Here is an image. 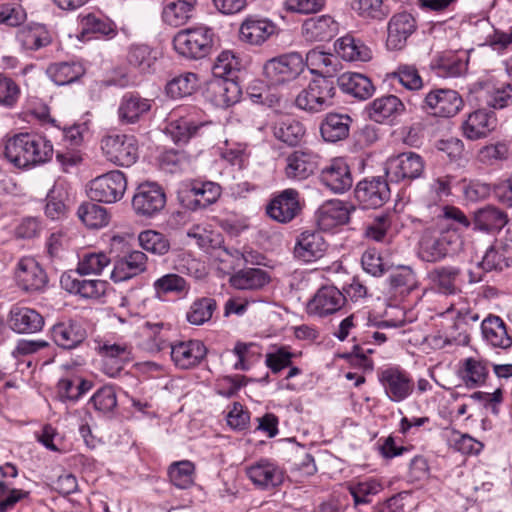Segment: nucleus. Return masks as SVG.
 <instances>
[{
  "instance_id": "6e6d98bb",
  "label": "nucleus",
  "mask_w": 512,
  "mask_h": 512,
  "mask_svg": "<svg viewBox=\"0 0 512 512\" xmlns=\"http://www.w3.org/2000/svg\"><path fill=\"white\" fill-rule=\"evenodd\" d=\"M216 309V301L203 297L195 300L186 313L187 321L192 325H202L209 321Z\"/></svg>"
},
{
  "instance_id": "3c124183",
  "label": "nucleus",
  "mask_w": 512,
  "mask_h": 512,
  "mask_svg": "<svg viewBox=\"0 0 512 512\" xmlns=\"http://www.w3.org/2000/svg\"><path fill=\"white\" fill-rule=\"evenodd\" d=\"M303 125L293 119L281 121L273 128V134L279 141L289 146H296L304 136Z\"/></svg>"
},
{
  "instance_id": "69168bd1",
  "label": "nucleus",
  "mask_w": 512,
  "mask_h": 512,
  "mask_svg": "<svg viewBox=\"0 0 512 512\" xmlns=\"http://www.w3.org/2000/svg\"><path fill=\"white\" fill-rule=\"evenodd\" d=\"M363 269L374 277H380L391 269L375 249H367L361 258Z\"/></svg>"
},
{
  "instance_id": "1a4fd4ad",
  "label": "nucleus",
  "mask_w": 512,
  "mask_h": 512,
  "mask_svg": "<svg viewBox=\"0 0 512 512\" xmlns=\"http://www.w3.org/2000/svg\"><path fill=\"white\" fill-rule=\"evenodd\" d=\"M166 204V195L156 183H142L132 199V207L138 216L151 218L159 214Z\"/></svg>"
},
{
  "instance_id": "864d4df0",
  "label": "nucleus",
  "mask_w": 512,
  "mask_h": 512,
  "mask_svg": "<svg viewBox=\"0 0 512 512\" xmlns=\"http://www.w3.org/2000/svg\"><path fill=\"white\" fill-rule=\"evenodd\" d=\"M348 490L353 497L355 506H358L360 504L370 503V497L381 492L383 486L378 480L371 478L356 483H350Z\"/></svg>"
},
{
  "instance_id": "de8ad7c7",
  "label": "nucleus",
  "mask_w": 512,
  "mask_h": 512,
  "mask_svg": "<svg viewBox=\"0 0 512 512\" xmlns=\"http://www.w3.org/2000/svg\"><path fill=\"white\" fill-rule=\"evenodd\" d=\"M50 79L59 86L70 84L84 74V69L77 63H54L47 69Z\"/></svg>"
},
{
  "instance_id": "9d476101",
  "label": "nucleus",
  "mask_w": 512,
  "mask_h": 512,
  "mask_svg": "<svg viewBox=\"0 0 512 512\" xmlns=\"http://www.w3.org/2000/svg\"><path fill=\"white\" fill-rule=\"evenodd\" d=\"M422 107L434 116L450 118L462 109L463 100L455 90L438 88L426 94Z\"/></svg>"
},
{
  "instance_id": "bf43d9fd",
  "label": "nucleus",
  "mask_w": 512,
  "mask_h": 512,
  "mask_svg": "<svg viewBox=\"0 0 512 512\" xmlns=\"http://www.w3.org/2000/svg\"><path fill=\"white\" fill-rule=\"evenodd\" d=\"M110 263V258L103 252L89 253L79 261L75 273L82 275L100 274Z\"/></svg>"
},
{
  "instance_id": "cd10ccee",
  "label": "nucleus",
  "mask_w": 512,
  "mask_h": 512,
  "mask_svg": "<svg viewBox=\"0 0 512 512\" xmlns=\"http://www.w3.org/2000/svg\"><path fill=\"white\" fill-rule=\"evenodd\" d=\"M339 24L330 15L306 19L301 27L302 35L308 41H328L337 35Z\"/></svg>"
},
{
  "instance_id": "7ed1b4c3",
  "label": "nucleus",
  "mask_w": 512,
  "mask_h": 512,
  "mask_svg": "<svg viewBox=\"0 0 512 512\" xmlns=\"http://www.w3.org/2000/svg\"><path fill=\"white\" fill-rule=\"evenodd\" d=\"M212 31L206 27H197L179 31L173 39L175 50L188 59H202L212 49Z\"/></svg>"
},
{
  "instance_id": "2f4dec72",
  "label": "nucleus",
  "mask_w": 512,
  "mask_h": 512,
  "mask_svg": "<svg viewBox=\"0 0 512 512\" xmlns=\"http://www.w3.org/2000/svg\"><path fill=\"white\" fill-rule=\"evenodd\" d=\"M16 40L23 50L36 51L50 45L52 36L45 25L30 23L17 31Z\"/></svg>"
},
{
  "instance_id": "dca6fc26",
  "label": "nucleus",
  "mask_w": 512,
  "mask_h": 512,
  "mask_svg": "<svg viewBox=\"0 0 512 512\" xmlns=\"http://www.w3.org/2000/svg\"><path fill=\"white\" fill-rule=\"evenodd\" d=\"M497 127V118L494 112L478 109L469 113L461 124L462 134L471 141L488 137Z\"/></svg>"
},
{
  "instance_id": "7c9ffc66",
  "label": "nucleus",
  "mask_w": 512,
  "mask_h": 512,
  "mask_svg": "<svg viewBox=\"0 0 512 512\" xmlns=\"http://www.w3.org/2000/svg\"><path fill=\"white\" fill-rule=\"evenodd\" d=\"M151 110V101L138 94L126 93L118 107V117L122 124H134Z\"/></svg>"
},
{
  "instance_id": "8fccbe9b",
  "label": "nucleus",
  "mask_w": 512,
  "mask_h": 512,
  "mask_svg": "<svg viewBox=\"0 0 512 512\" xmlns=\"http://www.w3.org/2000/svg\"><path fill=\"white\" fill-rule=\"evenodd\" d=\"M193 8V3L184 0L170 2L162 11L163 21L170 26H181L191 17Z\"/></svg>"
},
{
  "instance_id": "f03ea898",
  "label": "nucleus",
  "mask_w": 512,
  "mask_h": 512,
  "mask_svg": "<svg viewBox=\"0 0 512 512\" xmlns=\"http://www.w3.org/2000/svg\"><path fill=\"white\" fill-rule=\"evenodd\" d=\"M336 83L333 78L318 77L311 80L295 99V105L304 111L318 113L334 104Z\"/></svg>"
},
{
  "instance_id": "c756f323",
  "label": "nucleus",
  "mask_w": 512,
  "mask_h": 512,
  "mask_svg": "<svg viewBox=\"0 0 512 512\" xmlns=\"http://www.w3.org/2000/svg\"><path fill=\"white\" fill-rule=\"evenodd\" d=\"M509 222L507 213L493 205H486L474 212V229L495 233L500 232Z\"/></svg>"
},
{
  "instance_id": "4468645a",
  "label": "nucleus",
  "mask_w": 512,
  "mask_h": 512,
  "mask_svg": "<svg viewBox=\"0 0 512 512\" xmlns=\"http://www.w3.org/2000/svg\"><path fill=\"white\" fill-rule=\"evenodd\" d=\"M346 302L344 294L335 286L326 285L317 290L307 304L310 315L325 317L339 311Z\"/></svg>"
},
{
  "instance_id": "c85d7f7f",
  "label": "nucleus",
  "mask_w": 512,
  "mask_h": 512,
  "mask_svg": "<svg viewBox=\"0 0 512 512\" xmlns=\"http://www.w3.org/2000/svg\"><path fill=\"white\" fill-rule=\"evenodd\" d=\"M481 333L483 340L493 348L506 350L512 346V337L499 316H487L481 323Z\"/></svg>"
},
{
  "instance_id": "473e14b6",
  "label": "nucleus",
  "mask_w": 512,
  "mask_h": 512,
  "mask_svg": "<svg viewBox=\"0 0 512 512\" xmlns=\"http://www.w3.org/2000/svg\"><path fill=\"white\" fill-rule=\"evenodd\" d=\"M276 31V26L267 19L249 17L240 26L239 35L243 42L261 45Z\"/></svg>"
},
{
  "instance_id": "4c0bfd02",
  "label": "nucleus",
  "mask_w": 512,
  "mask_h": 512,
  "mask_svg": "<svg viewBox=\"0 0 512 512\" xmlns=\"http://www.w3.org/2000/svg\"><path fill=\"white\" fill-rule=\"evenodd\" d=\"M335 51L345 61L367 62L372 59L371 49L362 40L350 34L335 42Z\"/></svg>"
},
{
  "instance_id": "aec40b11",
  "label": "nucleus",
  "mask_w": 512,
  "mask_h": 512,
  "mask_svg": "<svg viewBox=\"0 0 512 512\" xmlns=\"http://www.w3.org/2000/svg\"><path fill=\"white\" fill-rule=\"evenodd\" d=\"M320 181L334 193H344L352 187L353 178L349 166L342 158L333 159L320 174Z\"/></svg>"
},
{
  "instance_id": "72a5a7b5",
  "label": "nucleus",
  "mask_w": 512,
  "mask_h": 512,
  "mask_svg": "<svg viewBox=\"0 0 512 512\" xmlns=\"http://www.w3.org/2000/svg\"><path fill=\"white\" fill-rule=\"evenodd\" d=\"M336 85L344 92L356 99L366 100L375 91L371 80L363 74L346 72L335 80Z\"/></svg>"
},
{
  "instance_id": "39448f33",
  "label": "nucleus",
  "mask_w": 512,
  "mask_h": 512,
  "mask_svg": "<svg viewBox=\"0 0 512 512\" xmlns=\"http://www.w3.org/2000/svg\"><path fill=\"white\" fill-rule=\"evenodd\" d=\"M101 149L106 159L117 166L129 167L138 159V142L132 135H108L102 139Z\"/></svg>"
},
{
  "instance_id": "e2e57ef3",
  "label": "nucleus",
  "mask_w": 512,
  "mask_h": 512,
  "mask_svg": "<svg viewBox=\"0 0 512 512\" xmlns=\"http://www.w3.org/2000/svg\"><path fill=\"white\" fill-rule=\"evenodd\" d=\"M294 356L295 354L290 352L288 347L281 346L266 354L265 364L272 373L277 374L291 366Z\"/></svg>"
},
{
  "instance_id": "f3484780",
  "label": "nucleus",
  "mask_w": 512,
  "mask_h": 512,
  "mask_svg": "<svg viewBox=\"0 0 512 512\" xmlns=\"http://www.w3.org/2000/svg\"><path fill=\"white\" fill-rule=\"evenodd\" d=\"M15 279L19 287L28 292L40 291L47 284V275L33 258L25 257L18 261Z\"/></svg>"
},
{
  "instance_id": "4be33fe9",
  "label": "nucleus",
  "mask_w": 512,
  "mask_h": 512,
  "mask_svg": "<svg viewBox=\"0 0 512 512\" xmlns=\"http://www.w3.org/2000/svg\"><path fill=\"white\" fill-rule=\"evenodd\" d=\"M44 317L35 309L15 305L8 316L10 328L19 334H31L42 330Z\"/></svg>"
},
{
  "instance_id": "f8f14e48",
  "label": "nucleus",
  "mask_w": 512,
  "mask_h": 512,
  "mask_svg": "<svg viewBox=\"0 0 512 512\" xmlns=\"http://www.w3.org/2000/svg\"><path fill=\"white\" fill-rule=\"evenodd\" d=\"M379 381L386 396L393 402H401L407 399L414 390V382L411 376L398 367H389L381 371Z\"/></svg>"
},
{
  "instance_id": "a19ab883",
  "label": "nucleus",
  "mask_w": 512,
  "mask_h": 512,
  "mask_svg": "<svg viewBox=\"0 0 512 512\" xmlns=\"http://www.w3.org/2000/svg\"><path fill=\"white\" fill-rule=\"evenodd\" d=\"M205 122H194L190 118L180 117L169 121L165 130L172 140L178 144H186L188 141L201 134V130L207 125Z\"/></svg>"
},
{
  "instance_id": "49530a36",
  "label": "nucleus",
  "mask_w": 512,
  "mask_h": 512,
  "mask_svg": "<svg viewBox=\"0 0 512 512\" xmlns=\"http://www.w3.org/2000/svg\"><path fill=\"white\" fill-rule=\"evenodd\" d=\"M508 245L502 241H495L485 252L480 267L486 271H502L510 266L507 256Z\"/></svg>"
},
{
  "instance_id": "680f3d73",
  "label": "nucleus",
  "mask_w": 512,
  "mask_h": 512,
  "mask_svg": "<svg viewBox=\"0 0 512 512\" xmlns=\"http://www.w3.org/2000/svg\"><path fill=\"white\" fill-rule=\"evenodd\" d=\"M101 353L104 357L105 365L115 366L118 372L122 369V365L130 358V351L126 345L121 344H104L101 347Z\"/></svg>"
},
{
  "instance_id": "052dcab7",
  "label": "nucleus",
  "mask_w": 512,
  "mask_h": 512,
  "mask_svg": "<svg viewBox=\"0 0 512 512\" xmlns=\"http://www.w3.org/2000/svg\"><path fill=\"white\" fill-rule=\"evenodd\" d=\"M240 62L232 51H223L216 58L212 73L218 79H225L236 70H239Z\"/></svg>"
},
{
  "instance_id": "393cba45",
  "label": "nucleus",
  "mask_w": 512,
  "mask_h": 512,
  "mask_svg": "<svg viewBox=\"0 0 512 512\" xmlns=\"http://www.w3.org/2000/svg\"><path fill=\"white\" fill-rule=\"evenodd\" d=\"M207 349L199 340L181 341L171 345V358L181 369L198 365L206 356Z\"/></svg>"
},
{
  "instance_id": "412c9836",
  "label": "nucleus",
  "mask_w": 512,
  "mask_h": 512,
  "mask_svg": "<svg viewBox=\"0 0 512 512\" xmlns=\"http://www.w3.org/2000/svg\"><path fill=\"white\" fill-rule=\"evenodd\" d=\"M50 336L58 347L71 350L85 341L87 332L79 322L67 320L54 324L50 329Z\"/></svg>"
},
{
  "instance_id": "c9c22d12",
  "label": "nucleus",
  "mask_w": 512,
  "mask_h": 512,
  "mask_svg": "<svg viewBox=\"0 0 512 512\" xmlns=\"http://www.w3.org/2000/svg\"><path fill=\"white\" fill-rule=\"evenodd\" d=\"M352 118L346 113H328L320 125V132L327 142H337L348 137Z\"/></svg>"
},
{
  "instance_id": "37998d69",
  "label": "nucleus",
  "mask_w": 512,
  "mask_h": 512,
  "mask_svg": "<svg viewBox=\"0 0 512 512\" xmlns=\"http://www.w3.org/2000/svg\"><path fill=\"white\" fill-rule=\"evenodd\" d=\"M270 277L260 268L242 269L230 278L231 285L240 290H258L267 285Z\"/></svg>"
},
{
  "instance_id": "ddd939ff",
  "label": "nucleus",
  "mask_w": 512,
  "mask_h": 512,
  "mask_svg": "<svg viewBox=\"0 0 512 512\" xmlns=\"http://www.w3.org/2000/svg\"><path fill=\"white\" fill-rule=\"evenodd\" d=\"M355 198L364 208H379L390 198V188L382 177L360 181L354 190Z\"/></svg>"
},
{
  "instance_id": "603ef678",
  "label": "nucleus",
  "mask_w": 512,
  "mask_h": 512,
  "mask_svg": "<svg viewBox=\"0 0 512 512\" xmlns=\"http://www.w3.org/2000/svg\"><path fill=\"white\" fill-rule=\"evenodd\" d=\"M198 76L192 72L183 73L172 79L166 86L167 94L172 98L191 95L198 87Z\"/></svg>"
},
{
  "instance_id": "ea45409f",
  "label": "nucleus",
  "mask_w": 512,
  "mask_h": 512,
  "mask_svg": "<svg viewBox=\"0 0 512 512\" xmlns=\"http://www.w3.org/2000/svg\"><path fill=\"white\" fill-rule=\"evenodd\" d=\"M304 62L313 74H318L320 77L333 78L340 66L337 56L318 49H311L306 54Z\"/></svg>"
},
{
  "instance_id": "774afa93",
  "label": "nucleus",
  "mask_w": 512,
  "mask_h": 512,
  "mask_svg": "<svg viewBox=\"0 0 512 512\" xmlns=\"http://www.w3.org/2000/svg\"><path fill=\"white\" fill-rule=\"evenodd\" d=\"M486 104L493 109H504L512 105V81L489 91Z\"/></svg>"
},
{
  "instance_id": "b1692460",
  "label": "nucleus",
  "mask_w": 512,
  "mask_h": 512,
  "mask_svg": "<svg viewBox=\"0 0 512 512\" xmlns=\"http://www.w3.org/2000/svg\"><path fill=\"white\" fill-rule=\"evenodd\" d=\"M327 246L321 232L306 230L298 236L294 254L304 262H312L324 256Z\"/></svg>"
},
{
  "instance_id": "f257e3e1",
  "label": "nucleus",
  "mask_w": 512,
  "mask_h": 512,
  "mask_svg": "<svg viewBox=\"0 0 512 512\" xmlns=\"http://www.w3.org/2000/svg\"><path fill=\"white\" fill-rule=\"evenodd\" d=\"M4 154L15 167L28 168L49 161L53 145L39 134L19 133L7 140Z\"/></svg>"
},
{
  "instance_id": "338daca9",
  "label": "nucleus",
  "mask_w": 512,
  "mask_h": 512,
  "mask_svg": "<svg viewBox=\"0 0 512 512\" xmlns=\"http://www.w3.org/2000/svg\"><path fill=\"white\" fill-rule=\"evenodd\" d=\"M153 287L157 293H182L188 290L187 281L177 274H166L158 278Z\"/></svg>"
},
{
  "instance_id": "5701e85b",
  "label": "nucleus",
  "mask_w": 512,
  "mask_h": 512,
  "mask_svg": "<svg viewBox=\"0 0 512 512\" xmlns=\"http://www.w3.org/2000/svg\"><path fill=\"white\" fill-rule=\"evenodd\" d=\"M75 272L64 273L60 278L63 289L85 299H99L105 294L108 283L102 280H86L75 276Z\"/></svg>"
},
{
  "instance_id": "a878e982",
  "label": "nucleus",
  "mask_w": 512,
  "mask_h": 512,
  "mask_svg": "<svg viewBox=\"0 0 512 512\" xmlns=\"http://www.w3.org/2000/svg\"><path fill=\"white\" fill-rule=\"evenodd\" d=\"M319 156L311 151L297 150L286 158L285 175L292 180H304L318 167Z\"/></svg>"
},
{
  "instance_id": "0e129e2a",
  "label": "nucleus",
  "mask_w": 512,
  "mask_h": 512,
  "mask_svg": "<svg viewBox=\"0 0 512 512\" xmlns=\"http://www.w3.org/2000/svg\"><path fill=\"white\" fill-rule=\"evenodd\" d=\"M127 59L131 65L144 72L152 66L155 56H152V51L147 45L136 44L130 47Z\"/></svg>"
},
{
  "instance_id": "13d9d810",
  "label": "nucleus",
  "mask_w": 512,
  "mask_h": 512,
  "mask_svg": "<svg viewBox=\"0 0 512 512\" xmlns=\"http://www.w3.org/2000/svg\"><path fill=\"white\" fill-rule=\"evenodd\" d=\"M194 466L190 461L173 463L168 470L171 483L180 489H187L193 484Z\"/></svg>"
},
{
  "instance_id": "423d86ee",
  "label": "nucleus",
  "mask_w": 512,
  "mask_h": 512,
  "mask_svg": "<svg viewBox=\"0 0 512 512\" xmlns=\"http://www.w3.org/2000/svg\"><path fill=\"white\" fill-rule=\"evenodd\" d=\"M126 188L127 179L124 173L113 170L90 181L88 196L93 201L115 203L122 199Z\"/></svg>"
},
{
  "instance_id": "a211bd4d",
  "label": "nucleus",
  "mask_w": 512,
  "mask_h": 512,
  "mask_svg": "<svg viewBox=\"0 0 512 512\" xmlns=\"http://www.w3.org/2000/svg\"><path fill=\"white\" fill-rule=\"evenodd\" d=\"M147 256L140 250H130L119 256L111 272L114 282H122L140 275L147 269Z\"/></svg>"
},
{
  "instance_id": "20e7f679",
  "label": "nucleus",
  "mask_w": 512,
  "mask_h": 512,
  "mask_svg": "<svg viewBox=\"0 0 512 512\" xmlns=\"http://www.w3.org/2000/svg\"><path fill=\"white\" fill-rule=\"evenodd\" d=\"M305 68L301 54L292 52L268 60L263 74L270 85H280L296 79Z\"/></svg>"
},
{
  "instance_id": "c03bdc74",
  "label": "nucleus",
  "mask_w": 512,
  "mask_h": 512,
  "mask_svg": "<svg viewBox=\"0 0 512 512\" xmlns=\"http://www.w3.org/2000/svg\"><path fill=\"white\" fill-rule=\"evenodd\" d=\"M459 376L466 387L473 389L483 385L488 376L487 362L469 357L463 361Z\"/></svg>"
},
{
  "instance_id": "09e8293b",
  "label": "nucleus",
  "mask_w": 512,
  "mask_h": 512,
  "mask_svg": "<svg viewBox=\"0 0 512 512\" xmlns=\"http://www.w3.org/2000/svg\"><path fill=\"white\" fill-rule=\"evenodd\" d=\"M190 192L195 197V206L206 208L218 200L221 195V187L217 183L210 181H194L190 184Z\"/></svg>"
},
{
  "instance_id": "0eeeda50",
  "label": "nucleus",
  "mask_w": 512,
  "mask_h": 512,
  "mask_svg": "<svg viewBox=\"0 0 512 512\" xmlns=\"http://www.w3.org/2000/svg\"><path fill=\"white\" fill-rule=\"evenodd\" d=\"M456 238L454 232L430 228L424 230L419 242L420 258L431 263L444 259Z\"/></svg>"
},
{
  "instance_id": "6ab92c4d",
  "label": "nucleus",
  "mask_w": 512,
  "mask_h": 512,
  "mask_svg": "<svg viewBox=\"0 0 512 512\" xmlns=\"http://www.w3.org/2000/svg\"><path fill=\"white\" fill-rule=\"evenodd\" d=\"M246 475L255 486L265 490L275 488L284 481L283 470L267 459L246 467Z\"/></svg>"
},
{
  "instance_id": "e433bc0d",
  "label": "nucleus",
  "mask_w": 512,
  "mask_h": 512,
  "mask_svg": "<svg viewBox=\"0 0 512 512\" xmlns=\"http://www.w3.org/2000/svg\"><path fill=\"white\" fill-rule=\"evenodd\" d=\"M370 119L382 123L386 119H394L405 111V105L395 95L376 98L367 108Z\"/></svg>"
},
{
  "instance_id": "bb28decb",
  "label": "nucleus",
  "mask_w": 512,
  "mask_h": 512,
  "mask_svg": "<svg viewBox=\"0 0 512 512\" xmlns=\"http://www.w3.org/2000/svg\"><path fill=\"white\" fill-rule=\"evenodd\" d=\"M355 207L340 201L323 205L316 214V221L321 230L329 231L337 226L344 225L350 220V213Z\"/></svg>"
},
{
  "instance_id": "9b49d317",
  "label": "nucleus",
  "mask_w": 512,
  "mask_h": 512,
  "mask_svg": "<svg viewBox=\"0 0 512 512\" xmlns=\"http://www.w3.org/2000/svg\"><path fill=\"white\" fill-rule=\"evenodd\" d=\"M301 211L299 192L292 188L275 195L266 206L267 215L281 224L290 223Z\"/></svg>"
},
{
  "instance_id": "79ce46f5",
  "label": "nucleus",
  "mask_w": 512,
  "mask_h": 512,
  "mask_svg": "<svg viewBox=\"0 0 512 512\" xmlns=\"http://www.w3.org/2000/svg\"><path fill=\"white\" fill-rule=\"evenodd\" d=\"M208 92L212 95V101L218 107L227 108L240 98V88L234 81L217 79L210 83Z\"/></svg>"
},
{
  "instance_id": "2eb2a0df",
  "label": "nucleus",
  "mask_w": 512,
  "mask_h": 512,
  "mask_svg": "<svg viewBox=\"0 0 512 512\" xmlns=\"http://www.w3.org/2000/svg\"><path fill=\"white\" fill-rule=\"evenodd\" d=\"M417 23L412 14L401 12L393 15L388 22L386 45L390 50H401L408 38L416 31Z\"/></svg>"
},
{
  "instance_id": "5fc2aeb1",
  "label": "nucleus",
  "mask_w": 512,
  "mask_h": 512,
  "mask_svg": "<svg viewBox=\"0 0 512 512\" xmlns=\"http://www.w3.org/2000/svg\"><path fill=\"white\" fill-rule=\"evenodd\" d=\"M140 246L155 255H165L170 250V241L162 233L155 230H145L138 235Z\"/></svg>"
},
{
  "instance_id": "6e6552de",
  "label": "nucleus",
  "mask_w": 512,
  "mask_h": 512,
  "mask_svg": "<svg viewBox=\"0 0 512 512\" xmlns=\"http://www.w3.org/2000/svg\"><path fill=\"white\" fill-rule=\"evenodd\" d=\"M425 169V161L415 152H403L390 157L386 162V175L391 181H412L422 176Z\"/></svg>"
},
{
  "instance_id": "58836bf2",
  "label": "nucleus",
  "mask_w": 512,
  "mask_h": 512,
  "mask_svg": "<svg viewBox=\"0 0 512 512\" xmlns=\"http://www.w3.org/2000/svg\"><path fill=\"white\" fill-rule=\"evenodd\" d=\"M79 26V39L82 41L90 40L93 37L112 38L116 35V27L110 20L94 14H87L81 17Z\"/></svg>"
},
{
  "instance_id": "f704fd0d",
  "label": "nucleus",
  "mask_w": 512,
  "mask_h": 512,
  "mask_svg": "<svg viewBox=\"0 0 512 512\" xmlns=\"http://www.w3.org/2000/svg\"><path fill=\"white\" fill-rule=\"evenodd\" d=\"M462 271L456 266H440L430 272V279L437 292L443 295H455L461 291Z\"/></svg>"
},
{
  "instance_id": "a18cd8bd",
  "label": "nucleus",
  "mask_w": 512,
  "mask_h": 512,
  "mask_svg": "<svg viewBox=\"0 0 512 512\" xmlns=\"http://www.w3.org/2000/svg\"><path fill=\"white\" fill-rule=\"evenodd\" d=\"M77 215L91 229L105 227L110 220L107 209L91 201L82 203L77 209Z\"/></svg>"
},
{
  "instance_id": "4d7b16f0",
  "label": "nucleus",
  "mask_w": 512,
  "mask_h": 512,
  "mask_svg": "<svg viewBox=\"0 0 512 512\" xmlns=\"http://www.w3.org/2000/svg\"><path fill=\"white\" fill-rule=\"evenodd\" d=\"M92 388V382L75 377L65 378L58 382L59 395L62 399L77 401L83 394Z\"/></svg>"
}]
</instances>
